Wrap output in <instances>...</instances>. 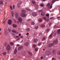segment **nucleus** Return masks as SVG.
<instances>
[{
    "instance_id": "obj_30",
    "label": "nucleus",
    "mask_w": 60,
    "mask_h": 60,
    "mask_svg": "<svg viewBox=\"0 0 60 60\" xmlns=\"http://www.w3.org/2000/svg\"><path fill=\"white\" fill-rule=\"evenodd\" d=\"M28 53L29 54V55H31V56H32V55H33L32 53L31 52H30L29 51L28 52Z\"/></svg>"
},
{
    "instance_id": "obj_40",
    "label": "nucleus",
    "mask_w": 60,
    "mask_h": 60,
    "mask_svg": "<svg viewBox=\"0 0 60 60\" xmlns=\"http://www.w3.org/2000/svg\"><path fill=\"white\" fill-rule=\"evenodd\" d=\"M8 30L9 31V32H11V29H10L8 28Z\"/></svg>"
},
{
    "instance_id": "obj_18",
    "label": "nucleus",
    "mask_w": 60,
    "mask_h": 60,
    "mask_svg": "<svg viewBox=\"0 0 60 60\" xmlns=\"http://www.w3.org/2000/svg\"><path fill=\"white\" fill-rule=\"evenodd\" d=\"M17 26L15 24H13V27H14V28H16V27H17Z\"/></svg>"
},
{
    "instance_id": "obj_7",
    "label": "nucleus",
    "mask_w": 60,
    "mask_h": 60,
    "mask_svg": "<svg viewBox=\"0 0 60 60\" xmlns=\"http://www.w3.org/2000/svg\"><path fill=\"white\" fill-rule=\"evenodd\" d=\"M22 3L21 1H19L18 3L17 4V6L18 7H19L20 6V4H22Z\"/></svg>"
},
{
    "instance_id": "obj_34",
    "label": "nucleus",
    "mask_w": 60,
    "mask_h": 60,
    "mask_svg": "<svg viewBox=\"0 0 60 60\" xmlns=\"http://www.w3.org/2000/svg\"><path fill=\"white\" fill-rule=\"evenodd\" d=\"M19 16V15H18V14L17 13L16 14V15H15V17L16 18H17Z\"/></svg>"
},
{
    "instance_id": "obj_24",
    "label": "nucleus",
    "mask_w": 60,
    "mask_h": 60,
    "mask_svg": "<svg viewBox=\"0 0 60 60\" xmlns=\"http://www.w3.org/2000/svg\"><path fill=\"white\" fill-rule=\"evenodd\" d=\"M42 21V20L41 19H40L38 20V21L39 22H41Z\"/></svg>"
},
{
    "instance_id": "obj_38",
    "label": "nucleus",
    "mask_w": 60,
    "mask_h": 60,
    "mask_svg": "<svg viewBox=\"0 0 60 60\" xmlns=\"http://www.w3.org/2000/svg\"><path fill=\"white\" fill-rule=\"evenodd\" d=\"M38 49V48H36L35 49V51H37Z\"/></svg>"
},
{
    "instance_id": "obj_55",
    "label": "nucleus",
    "mask_w": 60,
    "mask_h": 60,
    "mask_svg": "<svg viewBox=\"0 0 60 60\" xmlns=\"http://www.w3.org/2000/svg\"><path fill=\"white\" fill-rule=\"evenodd\" d=\"M19 36H21V34H19Z\"/></svg>"
},
{
    "instance_id": "obj_60",
    "label": "nucleus",
    "mask_w": 60,
    "mask_h": 60,
    "mask_svg": "<svg viewBox=\"0 0 60 60\" xmlns=\"http://www.w3.org/2000/svg\"><path fill=\"white\" fill-rule=\"evenodd\" d=\"M20 46V45H19V44L17 45V46Z\"/></svg>"
},
{
    "instance_id": "obj_27",
    "label": "nucleus",
    "mask_w": 60,
    "mask_h": 60,
    "mask_svg": "<svg viewBox=\"0 0 60 60\" xmlns=\"http://www.w3.org/2000/svg\"><path fill=\"white\" fill-rule=\"evenodd\" d=\"M4 4V2L3 1H0V4Z\"/></svg>"
},
{
    "instance_id": "obj_6",
    "label": "nucleus",
    "mask_w": 60,
    "mask_h": 60,
    "mask_svg": "<svg viewBox=\"0 0 60 60\" xmlns=\"http://www.w3.org/2000/svg\"><path fill=\"white\" fill-rule=\"evenodd\" d=\"M32 15L33 16L35 17L37 15V14L36 12H33L32 13Z\"/></svg>"
},
{
    "instance_id": "obj_31",
    "label": "nucleus",
    "mask_w": 60,
    "mask_h": 60,
    "mask_svg": "<svg viewBox=\"0 0 60 60\" xmlns=\"http://www.w3.org/2000/svg\"><path fill=\"white\" fill-rule=\"evenodd\" d=\"M10 9H11V10H13V8H12V5L10 6Z\"/></svg>"
},
{
    "instance_id": "obj_25",
    "label": "nucleus",
    "mask_w": 60,
    "mask_h": 60,
    "mask_svg": "<svg viewBox=\"0 0 60 60\" xmlns=\"http://www.w3.org/2000/svg\"><path fill=\"white\" fill-rule=\"evenodd\" d=\"M12 32L14 33H16L17 32V31L15 30H12Z\"/></svg>"
},
{
    "instance_id": "obj_19",
    "label": "nucleus",
    "mask_w": 60,
    "mask_h": 60,
    "mask_svg": "<svg viewBox=\"0 0 60 60\" xmlns=\"http://www.w3.org/2000/svg\"><path fill=\"white\" fill-rule=\"evenodd\" d=\"M50 4H51L50 3H48L47 5V7H48L49 8V6H50Z\"/></svg>"
},
{
    "instance_id": "obj_14",
    "label": "nucleus",
    "mask_w": 60,
    "mask_h": 60,
    "mask_svg": "<svg viewBox=\"0 0 60 60\" xmlns=\"http://www.w3.org/2000/svg\"><path fill=\"white\" fill-rule=\"evenodd\" d=\"M31 2L32 4H36V2L34 0H32V1H31Z\"/></svg>"
},
{
    "instance_id": "obj_13",
    "label": "nucleus",
    "mask_w": 60,
    "mask_h": 60,
    "mask_svg": "<svg viewBox=\"0 0 60 60\" xmlns=\"http://www.w3.org/2000/svg\"><path fill=\"white\" fill-rule=\"evenodd\" d=\"M29 44V43L27 42L25 43H24V45L26 46H28Z\"/></svg>"
},
{
    "instance_id": "obj_63",
    "label": "nucleus",
    "mask_w": 60,
    "mask_h": 60,
    "mask_svg": "<svg viewBox=\"0 0 60 60\" xmlns=\"http://www.w3.org/2000/svg\"><path fill=\"white\" fill-rule=\"evenodd\" d=\"M19 38H18L17 39V41H18V40H19Z\"/></svg>"
},
{
    "instance_id": "obj_22",
    "label": "nucleus",
    "mask_w": 60,
    "mask_h": 60,
    "mask_svg": "<svg viewBox=\"0 0 60 60\" xmlns=\"http://www.w3.org/2000/svg\"><path fill=\"white\" fill-rule=\"evenodd\" d=\"M50 30V29H47L46 30V32H47V33H48L49 32V31Z\"/></svg>"
},
{
    "instance_id": "obj_61",
    "label": "nucleus",
    "mask_w": 60,
    "mask_h": 60,
    "mask_svg": "<svg viewBox=\"0 0 60 60\" xmlns=\"http://www.w3.org/2000/svg\"><path fill=\"white\" fill-rule=\"evenodd\" d=\"M28 34H29V33H27L26 34V35H28Z\"/></svg>"
},
{
    "instance_id": "obj_45",
    "label": "nucleus",
    "mask_w": 60,
    "mask_h": 60,
    "mask_svg": "<svg viewBox=\"0 0 60 60\" xmlns=\"http://www.w3.org/2000/svg\"><path fill=\"white\" fill-rule=\"evenodd\" d=\"M45 40V38L44 37L43 38L42 41H44Z\"/></svg>"
},
{
    "instance_id": "obj_4",
    "label": "nucleus",
    "mask_w": 60,
    "mask_h": 60,
    "mask_svg": "<svg viewBox=\"0 0 60 60\" xmlns=\"http://www.w3.org/2000/svg\"><path fill=\"white\" fill-rule=\"evenodd\" d=\"M56 1V0H52V5L50 6L49 7V8H50V9H52V5L54 3V2H55Z\"/></svg>"
},
{
    "instance_id": "obj_5",
    "label": "nucleus",
    "mask_w": 60,
    "mask_h": 60,
    "mask_svg": "<svg viewBox=\"0 0 60 60\" xmlns=\"http://www.w3.org/2000/svg\"><path fill=\"white\" fill-rule=\"evenodd\" d=\"M21 16L23 18H25V17L26 16V14H24V13H22L21 14Z\"/></svg>"
},
{
    "instance_id": "obj_15",
    "label": "nucleus",
    "mask_w": 60,
    "mask_h": 60,
    "mask_svg": "<svg viewBox=\"0 0 60 60\" xmlns=\"http://www.w3.org/2000/svg\"><path fill=\"white\" fill-rule=\"evenodd\" d=\"M41 15L42 16H44V15H45V13L43 12H41Z\"/></svg>"
},
{
    "instance_id": "obj_32",
    "label": "nucleus",
    "mask_w": 60,
    "mask_h": 60,
    "mask_svg": "<svg viewBox=\"0 0 60 60\" xmlns=\"http://www.w3.org/2000/svg\"><path fill=\"white\" fill-rule=\"evenodd\" d=\"M40 6H41V7H43V6H44V4H40Z\"/></svg>"
},
{
    "instance_id": "obj_23",
    "label": "nucleus",
    "mask_w": 60,
    "mask_h": 60,
    "mask_svg": "<svg viewBox=\"0 0 60 60\" xmlns=\"http://www.w3.org/2000/svg\"><path fill=\"white\" fill-rule=\"evenodd\" d=\"M46 54L48 56V55H50V53L49 52H46Z\"/></svg>"
},
{
    "instance_id": "obj_33",
    "label": "nucleus",
    "mask_w": 60,
    "mask_h": 60,
    "mask_svg": "<svg viewBox=\"0 0 60 60\" xmlns=\"http://www.w3.org/2000/svg\"><path fill=\"white\" fill-rule=\"evenodd\" d=\"M11 14H12V16L13 17V15H14V13L12 11L11 12Z\"/></svg>"
},
{
    "instance_id": "obj_50",
    "label": "nucleus",
    "mask_w": 60,
    "mask_h": 60,
    "mask_svg": "<svg viewBox=\"0 0 60 60\" xmlns=\"http://www.w3.org/2000/svg\"><path fill=\"white\" fill-rule=\"evenodd\" d=\"M44 19H45V20H46V17H45L44 18Z\"/></svg>"
},
{
    "instance_id": "obj_36",
    "label": "nucleus",
    "mask_w": 60,
    "mask_h": 60,
    "mask_svg": "<svg viewBox=\"0 0 60 60\" xmlns=\"http://www.w3.org/2000/svg\"><path fill=\"white\" fill-rule=\"evenodd\" d=\"M35 24V23H34V22H33L31 23V25H34Z\"/></svg>"
},
{
    "instance_id": "obj_1",
    "label": "nucleus",
    "mask_w": 60,
    "mask_h": 60,
    "mask_svg": "<svg viewBox=\"0 0 60 60\" xmlns=\"http://www.w3.org/2000/svg\"><path fill=\"white\" fill-rule=\"evenodd\" d=\"M58 43V40L56 39V40L53 41V43H51L49 45V47L53 45H54L55 44H57Z\"/></svg>"
},
{
    "instance_id": "obj_48",
    "label": "nucleus",
    "mask_w": 60,
    "mask_h": 60,
    "mask_svg": "<svg viewBox=\"0 0 60 60\" xmlns=\"http://www.w3.org/2000/svg\"><path fill=\"white\" fill-rule=\"evenodd\" d=\"M13 9H15V5H13Z\"/></svg>"
},
{
    "instance_id": "obj_49",
    "label": "nucleus",
    "mask_w": 60,
    "mask_h": 60,
    "mask_svg": "<svg viewBox=\"0 0 60 60\" xmlns=\"http://www.w3.org/2000/svg\"><path fill=\"white\" fill-rule=\"evenodd\" d=\"M50 19H54V18H53V17H51L50 18Z\"/></svg>"
},
{
    "instance_id": "obj_51",
    "label": "nucleus",
    "mask_w": 60,
    "mask_h": 60,
    "mask_svg": "<svg viewBox=\"0 0 60 60\" xmlns=\"http://www.w3.org/2000/svg\"><path fill=\"white\" fill-rule=\"evenodd\" d=\"M39 35H42V33H39Z\"/></svg>"
},
{
    "instance_id": "obj_52",
    "label": "nucleus",
    "mask_w": 60,
    "mask_h": 60,
    "mask_svg": "<svg viewBox=\"0 0 60 60\" xmlns=\"http://www.w3.org/2000/svg\"><path fill=\"white\" fill-rule=\"evenodd\" d=\"M58 55H60V51L58 52Z\"/></svg>"
},
{
    "instance_id": "obj_46",
    "label": "nucleus",
    "mask_w": 60,
    "mask_h": 60,
    "mask_svg": "<svg viewBox=\"0 0 60 60\" xmlns=\"http://www.w3.org/2000/svg\"><path fill=\"white\" fill-rule=\"evenodd\" d=\"M4 23V25H5V21H4L3 22V23H2V24H3Z\"/></svg>"
},
{
    "instance_id": "obj_54",
    "label": "nucleus",
    "mask_w": 60,
    "mask_h": 60,
    "mask_svg": "<svg viewBox=\"0 0 60 60\" xmlns=\"http://www.w3.org/2000/svg\"><path fill=\"white\" fill-rule=\"evenodd\" d=\"M49 21V19H47L46 20V21L47 22H48V21Z\"/></svg>"
},
{
    "instance_id": "obj_42",
    "label": "nucleus",
    "mask_w": 60,
    "mask_h": 60,
    "mask_svg": "<svg viewBox=\"0 0 60 60\" xmlns=\"http://www.w3.org/2000/svg\"><path fill=\"white\" fill-rule=\"evenodd\" d=\"M39 12H42L43 11V10H39Z\"/></svg>"
},
{
    "instance_id": "obj_3",
    "label": "nucleus",
    "mask_w": 60,
    "mask_h": 60,
    "mask_svg": "<svg viewBox=\"0 0 60 60\" xmlns=\"http://www.w3.org/2000/svg\"><path fill=\"white\" fill-rule=\"evenodd\" d=\"M18 20L19 22H20V23H21V22H22V21H23L22 19V18L20 17H18Z\"/></svg>"
},
{
    "instance_id": "obj_2",
    "label": "nucleus",
    "mask_w": 60,
    "mask_h": 60,
    "mask_svg": "<svg viewBox=\"0 0 60 60\" xmlns=\"http://www.w3.org/2000/svg\"><path fill=\"white\" fill-rule=\"evenodd\" d=\"M6 49L8 51H9L11 49V46L10 45H8L7 46L6 48Z\"/></svg>"
},
{
    "instance_id": "obj_17",
    "label": "nucleus",
    "mask_w": 60,
    "mask_h": 60,
    "mask_svg": "<svg viewBox=\"0 0 60 60\" xmlns=\"http://www.w3.org/2000/svg\"><path fill=\"white\" fill-rule=\"evenodd\" d=\"M57 33L58 34H60V29H59L57 31Z\"/></svg>"
},
{
    "instance_id": "obj_8",
    "label": "nucleus",
    "mask_w": 60,
    "mask_h": 60,
    "mask_svg": "<svg viewBox=\"0 0 60 60\" xmlns=\"http://www.w3.org/2000/svg\"><path fill=\"white\" fill-rule=\"evenodd\" d=\"M8 22L9 25H11L12 23V21L11 20L9 19L8 20Z\"/></svg>"
},
{
    "instance_id": "obj_12",
    "label": "nucleus",
    "mask_w": 60,
    "mask_h": 60,
    "mask_svg": "<svg viewBox=\"0 0 60 60\" xmlns=\"http://www.w3.org/2000/svg\"><path fill=\"white\" fill-rule=\"evenodd\" d=\"M17 51H18L17 49H15L14 52V53L15 54H16L17 53Z\"/></svg>"
},
{
    "instance_id": "obj_11",
    "label": "nucleus",
    "mask_w": 60,
    "mask_h": 60,
    "mask_svg": "<svg viewBox=\"0 0 60 60\" xmlns=\"http://www.w3.org/2000/svg\"><path fill=\"white\" fill-rule=\"evenodd\" d=\"M23 47L22 46H21L19 47L18 48V49L19 50H20L21 49H23Z\"/></svg>"
},
{
    "instance_id": "obj_57",
    "label": "nucleus",
    "mask_w": 60,
    "mask_h": 60,
    "mask_svg": "<svg viewBox=\"0 0 60 60\" xmlns=\"http://www.w3.org/2000/svg\"><path fill=\"white\" fill-rule=\"evenodd\" d=\"M57 19H60V17H57Z\"/></svg>"
},
{
    "instance_id": "obj_59",
    "label": "nucleus",
    "mask_w": 60,
    "mask_h": 60,
    "mask_svg": "<svg viewBox=\"0 0 60 60\" xmlns=\"http://www.w3.org/2000/svg\"><path fill=\"white\" fill-rule=\"evenodd\" d=\"M23 42V40H22L21 42V43H22V42Z\"/></svg>"
},
{
    "instance_id": "obj_44",
    "label": "nucleus",
    "mask_w": 60,
    "mask_h": 60,
    "mask_svg": "<svg viewBox=\"0 0 60 60\" xmlns=\"http://www.w3.org/2000/svg\"><path fill=\"white\" fill-rule=\"evenodd\" d=\"M52 60H56V59L55 58L53 57L52 58Z\"/></svg>"
},
{
    "instance_id": "obj_41",
    "label": "nucleus",
    "mask_w": 60,
    "mask_h": 60,
    "mask_svg": "<svg viewBox=\"0 0 60 60\" xmlns=\"http://www.w3.org/2000/svg\"><path fill=\"white\" fill-rule=\"evenodd\" d=\"M49 14H47L46 15V17H49Z\"/></svg>"
},
{
    "instance_id": "obj_21",
    "label": "nucleus",
    "mask_w": 60,
    "mask_h": 60,
    "mask_svg": "<svg viewBox=\"0 0 60 60\" xmlns=\"http://www.w3.org/2000/svg\"><path fill=\"white\" fill-rule=\"evenodd\" d=\"M53 53L54 54H55V53H56V49H54L53 50Z\"/></svg>"
},
{
    "instance_id": "obj_56",
    "label": "nucleus",
    "mask_w": 60,
    "mask_h": 60,
    "mask_svg": "<svg viewBox=\"0 0 60 60\" xmlns=\"http://www.w3.org/2000/svg\"><path fill=\"white\" fill-rule=\"evenodd\" d=\"M16 38H19V36H16Z\"/></svg>"
},
{
    "instance_id": "obj_28",
    "label": "nucleus",
    "mask_w": 60,
    "mask_h": 60,
    "mask_svg": "<svg viewBox=\"0 0 60 60\" xmlns=\"http://www.w3.org/2000/svg\"><path fill=\"white\" fill-rule=\"evenodd\" d=\"M22 13H25L26 12V11L25 10H22Z\"/></svg>"
},
{
    "instance_id": "obj_39",
    "label": "nucleus",
    "mask_w": 60,
    "mask_h": 60,
    "mask_svg": "<svg viewBox=\"0 0 60 60\" xmlns=\"http://www.w3.org/2000/svg\"><path fill=\"white\" fill-rule=\"evenodd\" d=\"M5 35H8V32L7 31H5Z\"/></svg>"
},
{
    "instance_id": "obj_10",
    "label": "nucleus",
    "mask_w": 60,
    "mask_h": 60,
    "mask_svg": "<svg viewBox=\"0 0 60 60\" xmlns=\"http://www.w3.org/2000/svg\"><path fill=\"white\" fill-rule=\"evenodd\" d=\"M57 33V32H56L55 31L54 32L53 34V36H56V35Z\"/></svg>"
},
{
    "instance_id": "obj_62",
    "label": "nucleus",
    "mask_w": 60,
    "mask_h": 60,
    "mask_svg": "<svg viewBox=\"0 0 60 60\" xmlns=\"http://www.w3.org/2000/svg\"><path fill=\"white\" fill-rule=\"evenodd\" d=\"M23 36H22L21 37V38L22 39V38H23Z\"/></svg>"
},
{
    "instance_id": "obj_47",
    "label": "nucleus",
    "mask_w": 60,
    "mask_h": 60,
    "mask_svg": "<svg viewBox=\"0 0 60 60\" xmlns=\"http://www.w3.org/2000/svg\"><path fill=\"white\" fill-rule=\"evenodd\" d=\"M3 54L4 55H5L6 54V52H5L4 53H3Z\"/></svg>"
},
{
    "instance_id": "obj_29",
    "label": "nucleus",
    "mask_w": 60,
    "mask_h": 60,
    "mask_svg": "<svg viewBox=\"0 0 60 60\" xmlns=\"http://www.w3.org/2000/svg\"><path fill=\"white\" fill-rule=\"evenodd\" d=\"M49 37V38H52V34L51 33V34L50 35V36Z\"/></svg>"
},
{
    "instance_id": "obj_9",
    "label": "nucleus",
    "mask_w": 60,
    "mask_h": 60,
    "mask_svg": "<svg viewBox=\"0 0 60 60\" xmlns=\"http://www.w3.org/2000/svg\"><path fill=\"white\" fill-rule=\"evenodd\" d=\"M37 41H38V39H35L33 40V42L34 43H36L37 42Z\"/></svg>"
},
{
    "instance_id": "obj_64",
    "label": "nucleus",
    "mask_w": 60,
    "mask_h": 60,
    "mask_svg": "<svg viewBox=\"0 0 60 60\" xmlns=\"http://www.w3.org/2000/svg\"><path fill=\"white\" fill-rule=\"evenodd\" d=\"M33 46H36V45H34V44L33 45Z\"/></svg>"
},
{
    "instance_id": "obj_43",
    "label": "nucleus",
    "mask_w": 60,
    "mask_h": 60,
    "mask_svg": "<svg viewBox=\"0 0 60 60\" xmlns=\"http://www.w3.org/2000/svg\"><path fill=\"white\" fill-rule=\"evenodd\" d=\"M38 28V26H37L35 27V29H37Z\"/></svg>"
},
{
    "instance_id": "obj_37",
    "label": "nucleus",
    "mask_w": 60,
    "mask_h": 60,
    "mask_svg": "<svg viewBox=\"0 0 60 60\" xmlns=\"http://www.w3.org/2000/svg\"><path fill=\"white\" fill-rule=\"evenodd\" d=\"M26 9L27 11H31V10L30 9L28 8H26Z\"/></svg>"
},
{
    "instance_id": "obj_26",
    "label": "nucleus",
    "mask_w": 60,
    "mask_h": 60,
    "mask_svg": "<svg viewBox=\"0 0 60 60\" xmlns=\"http://www.w3.org/2000/svg\"><path fill=\"white\" fill-rule=\"evenodd\" d=\"M10 45H11L12 46L13 45V44H14V43L13 42H11L10 43Z\"/></svg>"
},
{
    "instance_id": "obj_16",
    "label": "nucleus",
    "mask_w": 60,
    "mask_h": 60,
    "mask_svg": "<svg viewBox=\"0 0 60 60\" xmlns=\"http://www.w3.org/2000/svg\"><path fill=\"white\" fill-rule=\"evenodd\" d=\"M30 29L29 28H28L26 29V31L27 32H28L29 31H30Z\"/></svg>"
},
{
    "instance_id": "obj_53",
    "label": "nucleus",
    "mask_w": 60,
    "mask_h": 60,
    "mask_svg": "<svg viewBox=\"0 0 60 60\" xmlns=\"http://www.w3.org/2000/svg\"><path fill=\"white\" fill-rule=\"evenodd\" d=\"M38 45H41V43H39L38 44Z\"/></svg>"
},
{
    "instance_id": "obj_35",
    "label": "nucleus",
    "mask_w": 60,
    "mask_h": 60,
    "mask_svg": "<svg viewBox=\"0 0 60 60\" xmlns=\"http://www.w3.org/2000/svg\"><path fill=\"white\" fill-rule=\"evenodd\" d=\"M41 26L42 27H44L45 26V25L44 24H42L41 25Z\"/></svg>"
},
{
    "instance_id": "obj_20",
    "label": "nucleus",
    "mask_w": 60,
    "mask_h": 60,
    "mask_svg": "<svg viewBox=\"0 0 60 60\" xmlns=\"http://www.w3.org/2000/svg\"><path fill=\"white\" fill-rule=\"evenodd\" d=\"M34 7L36 8V9H38V5L36 4H35L34 5Z\"/></svg>"
},
{
    "instance_id": "obj_58",
    "label": "nucleus",
    "mask_w": 60,
    "mask_h": 60,
    "mask_svg": "<svg viewBox=\"0 0 60 60\" xmlns=\"http://www.w3.org/2000/svg\"><path fill=\"white\" fill-rule=\"evenodd\" d=\"M49 26H51V23H50L49 24Z\"/></svg>"
}]
</instances>
